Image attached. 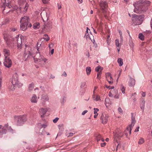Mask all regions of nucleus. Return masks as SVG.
<instances>
[{
    "instance_id": "obj_1",
    "label": "nucleus",
    "mask_w": 152,
    "mask_h": 152,
    "mask_svg": "<svg viewBox=\"0 0 152 152\" xmlns=\"http://www.w3.org/2000/svg\"><path fill=\"white\" fill-rule=\"evenodd\" d=\"M150 2L146 0H140L133 4L135 8L134 12L137 13H142L146 12L148 9Z\"/></svg>"
},
{
    "instance_id": "obj_2",
    "label": "nucleus",
    "mask_w": 152,
    "mask_h": 152,
    "mask_svg": "<svg viewBox=\"0 0 152 152\" xmlns=\"http://www.w3.org/2000/svg\"><path fill=\"white\" fill-rule=\"evenodd\" d=\"M2 1H4V5L5 6V8L3 10L4 14L9 13L11 11L13 12L15 10H18V9L20 10V12L24 13L26 12L28 7V4H26L24 7V10H23V8H22L21 7L18 8L16 6H12L9 3V2L8 1V0H2Z\"/></svg>"
},
{
    "instance_id": "obj_3",
    "label": "nucleus",
    "mask_w": 152,
    "mask_h": 152,
    "mask_svg": "<svg viewBox=\"0 0 152 152\" xmlns=\"http://www.w3.org/2000/svg\"><path fill=\"white\" fill-rule=\"evenodd\" d=\"M132 16V20L134 25H140L142 23L144 18L143 15L134 14Z\"/></svg>"
},
{
    "instance_id": "obj_4",
    "label": "nucleus",
    "mask_w": 152,
    "mask_h": 152,
    "mask_svg": "<svg viewBox=\"0 0 152 152\" xmlns=\"http://www.w3.org/2000/svg\"><path fill=\"white\" fill-rule=\"evenodd\" d=\"M131 124L129 125L128 127L126 130L125 131V134H126L128 133V132H129L130 134H131L132 129L133 128L134 126V125L136 121L135 120V114L133 113H131Z\"/></svg>"
},
{
    "instance_id": "obj_5",
    "label": "nucleus",
    "mask_w": 152,
    "mask_h": 152,
    "mask_svg": "<svg viewBox=\"0 0 152 152\" xmlns=\"http://www.w3.org/2000/svg\"><path fill=\"white\" fill-rule=\"evenodd\" d=\"M11 84H16V86L19 87L22 86L23 84L19 83L18 81V75L16 73L14 74L12 76L11 78Z\"/></svg>"
},
{
    "instance_id": "obj_6",
    "label": "nucleus",
    "mask_w": 152,
    "mask_h": 152,
    "mask_svg": "<svg viewBox=\"0 0 152 152\" xmlns=\"http://www.w3.org/2000/svg\"><path fill=\"white\" fill-rule=\"evenodd\" d=\"M15 120L17 121L18 124L21 125L27 120V118L24 115L15 116L14 117Z\"/></svg>"
},
{
    "instance_id": "obj_7",
    "label": "nucleus",
    "mask_w": 152,
    "mask_h": 152,
    "mask_svg": "<svg viewBox=\"0 0 152 152\" xmlns=\"http://www.w3.org/2000/svg\"><path fill=\"white\" fill-rule=\"evenodd\" d=\"M15 39L17 41V46L19 49H21L22 42L24 41V37L22 35L19 37V35L18 34L16 37Z\"/></svg>"
},
{
    "instance_id": "obj_8",
    "label": "nucleus",
    "mask_w": 152,
    "mask_h": 152,
    "mask_svg": "<svg viewBox=\"0 0 152 152\" xmlns=\"http://www.w3.org/2000/svg\"><path fill=\"white\" fill-rule=\"evenodd\" d=\"M109 117L108 115L106 114L105 113H103L100 118L102 123L103 124H106L108 121Z\"/></svg>"
},
{
    "instance_id": "obj_9",
    "label": "nucleus",
    "mask_w": 152,
    "mask_h": 152,
    "mask_svg": "<svg viewBox=\"0 0 152 152\" xmlns=\"http://www.w3.org/2000/svg\"><path fill=\"white\" fill-rule=\"evenodd\" d=\"M49 98L47 94H43L42 95L41 100V104L42 106H44L46 104V102L49 101Z\"/></svg>"
},
{
    "instance_id": "obj_10",
    "label": "nucleus",
    "mask_w": 152,
    "mask_h": 152,
    "mask_svg": "<svg viewBox=\"0 0 152 152\" xmlns=\"http://www.w3.org/2000/svg\"><path fill=\"white\" fill-rule=\"evenodd\" d=\"M4 64L6 67L9 68L11 67L12 65V61L9 58H5Z\"/></svg>"
},
{
    "instance_id": "obj_11",
    "label": "nucleus",
    "mask_w": 152,
    "mask_h": 152,
    "mask_svg": "<svg viewBox=\"0 0 152 152\" xmlns=\"http://www.w3.org/2000/svg\"><path fill=\"white\" fill-rule=\"evenodd\" d=\"M84 37L86 38L87 40H91L92 41L93 40L94 41V36L92 34L91 32H89V33L88 32V30H86Z\"/></svg>"
},
{
    "instance_id": "obj_12",
    "label": "nucleus",
    "mask_w": 152,
    "mask_h": 152,
    "mask_svg": "<svg viewBox=\"0 0 152 152\" xmlns=\"http://www.w3.org/2000/svg\"><path fill=\"white\" fill-rule=\"evenodd\" d=\"M105 75L107 81L110 85H112L113 83V79L111 74L108 72L106 73Z\"/></svg>"
},
{
    "instance_id": "obj_13",
    "label": "nucleus",
    "mask_w": 152,
    "mask_h": 152,
    "mask_svg": "<svg viewBox=\"0 0 152 152\" xmlns=\"http://www.w3.org/2000/svg\"><path fill=\"white\" fill-rule=\"evenodd\" d=\"M100 6L103 12L105 11L107 7V2L103 1H101L100 3Z\"/></svg>"
},
{
    "instance_id": "obj_14",
    "label": "nucleus",
    "mask_w": 152,
    "mask_h": 152,
    "mask_svg": "<svg viewBox=\"0 0 152 152\" xmlns=\"http://www.w3.org/2000/svg\"><path fill=\"white\" fill-rule=\"evenodd\" d=\"M20 23L21 24L20 26V28L21 30L23 31L26 30L27 27H31L32 26V25L31 23H29L27 24L22 23Z\"/></svg>"
},
{
    "instance_id": "obj_15",
    "label": "nucleus",
    "mask_w": 152,
    "mask_h": 152,
    "mask_svg": "<svg viewBox=\"0 0 152 152\" xmlns=\"http://www.w3.org/2000/svg\"><path fill=\"white\" fill-rule=\"evenodd\" d=\"M30 19L28 17L26 16L21 18L20 20V23H22L25 24H28L31 23L30 22Z\"/></svg>"
},
{
    "instance_id": "obj_16",
    "label": "nucleus",
    "mask_w": 152,
    "mask_h": 152,
    "mask_svg": "<svg viewBox=\"0 0 152 152\" xmlns=\"http://www.w3.org/2000/svg\"><path fill=\"white\" fill-rule=\"evenodd\" d=\"M31 53L30 51H26L25 50L24 54V58L25 61H26L31 56Z\"/></svg>"
},
{
    "instance_id": "obj_17",
    "label": "nucleus",
    "mask_w": 152,
    "mask_h": 152,
    "mask_svg": "<svg viewBox=\"0 0 152 152\" xmlns=\"http://www.w3.org/2000/svg\"><path fill=\"white\" fill-rule=\"evenodd\" d=\"M3 52L5 56V58H8V57L10 55V50L7 48H4Z\"/></svg>"
},
{
    "instance_id": "obj_18",
    "label": "nucleus",
    "mask_w": 152,
    "mask_h": 152,
    "mask_svg": "<svg viewBox=\"0 0 152 152\" xmlns=\"http://www.w3.org/2000/svg\"><path fill=\"white\" fill-rule=\"evenodd\" d=\"M41 117L42 118L44 117V115L45 114L47 111V110L46 108H41L39 109Z\"/></svg>"
},
{
    "instance_id": "obj_19",
    "label": "nucleus",
    "mask_w": 152,
    "mask_h": 152,
    "mask_svg": "<svg viewBox=\"0 0 152 152\" xmlns=\"http://www.w3.org/2000/svg\"><path fill=\"white\" fill-rule=\"evenodd\" d=\"M38 99L37 96L35 94H33L30 99V101L32 103H36L37 102Z\"/></svg>"
},
{
    "instance_id": "obj_20",
    "label": "nucleus",
    "mask_w": 152,
    "mask_h": 152,
    "mask_svg": "<svg viewBox=\"0 0 152 152\" xmlns=\"http://www.w3.org/2000/svg\"><path fill=\"white\" fill-rule=\"evenodd\" d=\"M135 79L130 77L129 81V86L130 87H133L135 85Z\"/></svg>"
},
{
    "instance_id": "obj_21",
    "label": "nucleus",
    "mask_w": 152,
    "mask_h": 152,
    "mask_svg": "<svg viewBox=\"0 0 152 152\" xmlns=\"http://www.w3.org/2000/svg\"><path fill=\"white\" fill-rule=\"evenodd\" d=\"M34 61L35 62H41L42 61H43L44 63H46V61H48V59L46 58H45L44 57L42 58L41 57V58H34Z\"/></svg>"
},
{
    "instance_id": "obj_22",
    "label": "nucleus",
    "mask_w": 152,
    "mask_h": 152,
    "mask_svg": "<svg viewBox=\"0 0 152 152\" xmlns=\"http://www.w3.org/2000/svg\"><path fill=\"white\" fill-rule=\"evenodd\" d=\"M52 23L51 22H49L48 23H46L45 24V28H48L49 29H50L52 28Z\"/></svg>"
},
{
    "instance_id": "obj_23",
    "label": "nucleus",
    "mask_w": 152,
    "mask_h": 152,
    "mask_svg": "<svg viewBox=\"0 0 152 152\" xmlns=\"http://www.w3.org/2000/svg\"><path fill=\"white\" fill-rule=\"evenodd\" d=\"M34 84L33 83H32L31 84L29 85L28 87V91L30 92H31L34 88Z\"/></svg>"
},
{
    "instance_id": "obj_24",
    "label": "nucleus",
    "mask_w": 152,
    "mask_h": 152,
    "mask_svg": "<svg viewBox=\"0 0 152 152\" xmlns=\"http://www.w3.org/2000/svg\"><path fill=\"white\" fill-rule=\"evenodd\" d=\"M40 27V24L39 22H36L34 23L33 27L34 29H37L39 28Z\"/></svg>"
},
{
    "instance_id": "obj_25",
    "label": "nucleus",
    "mask_w": 152,
    "mask_h": 152,
    "mask_svg": "<svg viewBox=\"0 0 152 152\" xmlns=\"http://www.w3.org/2000/svg\"><path fill=\"white\" fill-rule=\"evenodd\" d=\"M91 68L90 66H87L86 68V74L88 75H89L91 72Z\"/></svg>"
},
{
    "instance_id": "obj_26",
    "label": "nucleus",
    "mask_w": 152,
    "mask_h": 152,
    "mask_svg": "<svg viewBox=\"0 0 152 152\" xmlns=\"http://www.w3.org/2000/svg\"><path fill=\"white\" fill-rule=\"evenodd\" d=\"M15 86H16V84H13L11 83V84L9 86V88L10 90L13 91L15 89Z\"/></svg>"
},
{
    "instance_id": "obj_27",
    "label": "nucleus",
    "mask_w": 152,
    "mask_h": 152,
    "mask_svg": "<svg viewBox=\"0 0 152 152\" xmlns=\"http://www.w3.org/2000/svg\"><path fill=\"white\" fill-rule=\"evenodd\" d=\"M93 99L94 100L96 101H100L101 100L100 96L98 95H96L94 96V98H93Z\"/></svg>"
},
{
    "instance_id": "obj_28",
    "label": "nucleus",
    "mask_w": 152,
    "mask_h": 152,
    "mask_svg": "<svg viewBox=\"0 0 152 152\" xmlns=\"http://www.w3.org/2000/svg\"><path fill=\"white\" fill-rule=\"evenodd\" d=\"M7 132V130L6 128L3 127L2 128V130L0 131V136L4 134H5Z\"/></svg>"
},
{
    "instance_id": "obj_29",
    "label": "nucleus",
    "mask_w": 152,
    "mask_h": 152,
    "mask_svg": "<svg viewBox=\"0 0 152 152\" xmlns=\"http://www.w3.org/2000/svg\"><path fill=\"white\" fill-rule=\"evenodd\" d=\"M145 102L144 101H142L140 104V107L141 109L144 111L145 107Z\"/></svg>"
},
{
    "instance_id": "obj_30",
    "label": "nucleus",
    "mask_w": 152,
    "mask_h": 152,
    "mask_svg": "<svg viewBox=\"0 0 152 152\" xmlns=\"http://www.w3.org/2000/svg\"><path fill=\"white\" fill-rule=\"evenodd\" d=\"M117 62L120 66H121L123 64V59L121 58H119L118 59Z\"/></svg>"
},
{
    "instance_id": "obj_31",
    "label": "nucleus",
    "mask_w": 152,
    "mask_h": 152,
    "mask_svg": "<svg viewBox=\"0 0 152 152\" xmlns=\"http://www.w3.org/2000/svg\"><path fill=\"white\" fill-rule=\"evenodd\" d=\"M86 86V82H83L81 83L80 87L82 89H84Z\"/></svg>"
},
{
    "instance_id": "obj_32",
    "label": "nucleus",
    "mask_w": 152,
    "mask_h": 152,
    "mask_svg": "<svg viewBox=\"0 0 152 152\" xmlns=\"http://www.w3.org/2000/svg\"><path fill=\"white\" fill-rule=\"evenodd\" d=\"M123 134L122 132H120V133H116L115 135V137H121L123 136Z\"/></svg>"
},
{
    "instance_id": "obj_33",
    "label": "nucleus",
    "mask_w": 152,
    "mask_h": 152,
    "mask_svg": "<svg viewBox=\"0 0 152 152\" xmlns=\"http://www.w3.org/2000/svg\"><path fill=\"white\" fill-rule=\"evenodd\" d=\"M139 38L141 40L143 41L144 39V37L142 34L141 33H139L138 35Z\"/></svg>"
},
{
    "instance_id": "obj_34",
    "label": "nucleus",
    "mask_w": 152,
    "mask_h": 152,
    "mask_svg": "<svg viewBox=\"0 0 152 152\" xmlns=\"http://www.w3.org/2000/svg\"><path fill=\"white\" fill-rule=\"evenodd\" d=\"M145 140L142 137H140L138 141V143L139 144H143Z\"/></svg>"
},
{
    "instance_id": "obj_35",
    "label": "nucleus",
    "mask_w": 152,
    "mask_h": 152,
    "mask_svg": "<svg viewBox=\"0 0 152 152\" xmlns=\"http://www.w3.org/2000/svg\"><path fill=\"white\" fill-rule=\"evenodd\" d=\"M115 42L117 47H121L119 43V40L118 39H116L115 41Z\"/></svg>"
},
{
    "instance_id": "obj_36",
    "label": "nucleus",
    "mask_w": 152,
    "mask_h": 152,
    "mask_svg": "<svg viewBox=\"0 0 152 152\" xmlns=\"http://www.w3.org/2000/svg\"><path fill=\"white\" fill-rule=\"evenodd\" d=\"M44 36L46 37H43V39L45 40L46 41H48L50 39L49 37L46 34H45Z\"/></svg>"
},
{
    "instance_id": "obj_37",
    "label": "nucleus",
    "mask_w": 152,
    "mask_h": 152,
    "mask_svg": "<svg viewBox=\"0 0 152 152\" xmlns=\"http://www.w3.org/2000/svg\"><path fill=\"white\" fill-rule=\"evenodd\" d=\"M115 93L116 94L114 96V97L115 99H118L119 97V94H118V91L117 90H115Z\"/></svg>"
},
{
    "instance_id": "obj_38",
    "label": "nucleus",
    "mask_w": 152,
    "mask_h": 152,
    "mask_svg": "<svg viewBox=\"0 0 152 152\" xmlns=\"http://www.w3.org/2000/svg\"><path fill=\"white\" fill-rule=\"evenodd\" d=\"M121 90L123 94H125V88L124 86L122 85H121Z\"/></svg>"
},
{
    "instance_id": "obj_39",
    "label": "nucleus",
    "mask_w": 152,
    "mask_h": 152,
    "mask_svg": "<svg viewBox=\"0 0 152 152\" xmlns=\"http://www.w3.org/2000/svg\"><path fill=\"white\" fill-rule=\"evenodd\" d=\"M42 13L41 14V16L42 17V20L43 21L45 22V21L48 20V18L47 17L46 13V18L43 17L42 15Z\"/></svg>"
},
{
    "instance_id": "obj_40",
    "label": "nucleus",
    "mask_w": 152,
    "mask_h": 152,
    "mask_svg": "<svg viewBox=\"0 0 152 152\" xmlns=\"http://www.w3.org/2000/svg\"><path fill=\"white\" fill-rule=\"evenodd\" d=\"M102 73L101 71H99V72H98L97 73V79H100V77H101V75Z\"/></svg>"
},
{
    "instance_id": "obj_41",
    "label": "nucleus",
    "mask_w": 152,
    "mask_h": 152,
    "mask_svg": "<svg viewBox=\"0 0 152 152\" xmlns=\"http://www.w3.org/2000/svg\"><path fill=\"white\" fill-rule=\"evenodd\" d=\"M129 44L130 47H133L134 46V44L132 40H130Z\"/></svg>"
},
{
    "instance_id": "obj_42",
    "label": "nucleus",
    "mask_w": 152,
    "mask_h": 152,
    "mask_svg": "<svg viewBox=\"0 0 152 152\" xmlns=\"http://www.w3.org/2000/svg\"><path fill=\"white\" fill-rule=\"evenodd\" d=\"M94 114H98V113H97V112L99 111V109L97 108H94Z\"/></svg>"
},
{
    "instance_id": "obj_43",
    "label": "nucleus",
    "mask_w": 152,
    "mask_h": 152,
    "mask_svg": "<svg viewBox=\"0 0 152 152\" xmlns=\"http://www.w3.org/2000/svg\"><path fill=\"white\" fill-rule=\"evenodd\" d=\"M85 92V90L83 89H82V90H81L80 91V95L81 96L83 95L84 94Z\"/></svg>"
},
{
    "instance_id": "obj_44",
    "label": "nucleus",
    "mask_w": 152,
    "mask_h": 152,
    "mask_svg": "<svg viewBox=\"0 0 152 152\" xmlns=\"http://www.w3.org/2000/svg\"><path fill=\"white\" fill-rule=\"evenodd\" d=\"M101 138V136L100 135H98L96 136V139L98 142L100 141Z\"/></svg>"
},
{
    "instance_id": "obj_45",
    "label": "nucleus",
    "mask_w": 152,
    "mask_h": 152,
    "mask_svg": "<svg viewBox=\"0 0 152 152\" xmlns=\"http://www.w3.org/2000/svg\"><path fill=\"white\" fill-rule=\"evenodd\" d=\"M101 69V66H99L96 67L95 68V71L98 72H99V70Z\"/></svg>"
},
{
    "instance_id": "obj_46",
    "label": "nucleus",
    "mask_w": 152,
    "mask_h": 152,
    "mask_svg": "<svg viewBox=\"0 0 152 152\" xmlns=\"http://www.w3.org/2000/svg\"><path fill=\"white\" fill-rule=\"evenodd\" d=\"M59 119V118H58V117L56 118L55 119H54L53 120V122L55 123H56L57 122L58 120Z\"/></svg>"
},
{
    "instance_id": "obj_47",
    "label": "nucleus",
    "mask_w": 152,
    "mask_h": 152,
    "mask_svg": "<svg viewBox=\"0 0 152 152\" xmlns=\"http://www.w3.org/2000/svg\"><path fill=\"white\" fill-rule=\"evenodd\" d=\"M118 111L120 113H122L123 111L121 107H119L118 108Z\"/></svg>"
},
{
    "instance_id": "obj_48",
    "label": "nucleus",
    "mask_w": 152,
    "mask_h": 152,
    "mask_svg": "<svg viewBox=\"0 0 152 152\" xmlns=\"http://www.w3.org/2000/svg\"><path fill=\"white\" fill-rule=\"evenodd\" d=\"M53 46V44L52 43H51L49 45V47L50 50L51 49V48Z\"/></svg>"
},
{
    "instance_id": "obj_49",
    "label": "nucleus",
    "mask_w": 152,
    "mask_h": 152,
    "mask_svg": "<svg viewBox=\"0 0 152 152\" xmlns=\"http://www.w3.org/2000/svg\"><path fill=\"white\" fill-rule=\"evenodd\" d=\"M49 1L50 0H42L44 4L48 3Z\"/></svg>"
},
{
    "instance_id": "obj_50",
    "label": "nucleus",
    "mask_w": 152,
    "mask_h": 152,
    "mask_svg": "<svg viewBox=\"0 0 152 152\" xmlns=\"http://www.w3.org/2000/svg\"><path fill=\"white\" fill-rule=\"evenodd\" d=\"M110 38V35H109L107 37V43L108 45H109V44H110V43L109 42V40Z\"/></svg>"
},
{
    "instance_id": "obj_51",
    "label": "nucleus",
    "mask_w": 152,
    "mask_h": 152,
    "mask_svg": "<svg viewBox=\"0 0 152 152\" xmlns=\"http://www.w3.org/2000/svg\"><path fill=\"white\" fill-rule=\"evenodd\" d=\"M140 127L139 126H137L136 128L134 130L135 132H137L139 131V129Z\"/></svg>"
},
{
    "instance_id": "obj_52",
    "label": "nucleus",
    "mask_w": 152,
    "mask_h": 152,
    "mask_svg": "<svg viewBox=\"0 0 152 152\" xmlns=\"http://www.w3.org/2000/svg\"><path fill=\"white\" fill-rule=\"evenodd\" d=\"M42 126V128H45L47 126V125L46 124H43L41 125Z\"/></svg>"
},
{
    "instance_id": "obj_53",
    "label": "nucleus",
    "mask_w": 152,
    "mask_h": 152,
    "mask_svg": "<svg viewBox=\"0 0 152 152\" xmlns=\"http://www.w3.org/2000/svg\"><path fill=\"white\" fill-rule=\"evenodd\" d=\"M67 76V74L66 72L64 71L62 75V76H64L65 77H66Z\"/></svg>"
},
{
    "instance_id": "obj_54",
    "label": "nucleus",
    "mask_w": 152,
    "mask_h": 152,
    "mask_svg": "<svg viewBox=\"0 0 152 152\" xmlns=\"http://www.w3.org/2000/svg\"><path fill=\"white\" fill-rule=\"evenodd\" d=\"M8 130L10 132H12V131H13V129L11 126H9L8 127Z\"/></svg>"
},
{
    "instance_id": "obj_55",
    "label": "nucleus",
    "mask_w": 152,
    "mask_h": 152,
    "mask_svg": "<svg viewBox=\"0 0 152 152\" xmlns=\"http://www.w3.org/2000/svg\"><path fill=\"white\" fill-rule=\"evenodd\" d=\"M118 31L120 35V37H122V34L121 30H118Z\"/></svg>"
},
{
    "instance_id": "obj_56",
    "label": "nucleus",
    "mask_w": 152,
    "mask_h": 152,
    "mask_svg": "<svg viewBox=\"0 0 152 152\" xmlns=\"http://www.w3.org/2000/svg\"><path fill=\"white\" fill-rule=\"evenodd\" d=\"M88 112V111L87 110H85L82 113V115H84L86 113Z\"/></svg>"
},
{
    "instance_id": "obj_57",
    "label": "nucleus",
    "mask_w": 152,
    "mask_h": 152,
    "mask_svg": "<svg viewBox=\"0 0 152 152\" xmlns=\"http://www.w3.org/2000/svg\"><path fill=\"white\" fill-rule=\"evenodd\" d=\"M106 144V143L105 142H104L103 143H102L101 144V146L102 147H104V146H105Z\"/></svg>"
},
{
    "instance_id": "obj_58",
    "label": "nucleus",
    "mask_w": 152,
    "mask_h": 152,
    "mask_svg": "<svg viewBox=\"0 0 152 152\" xmlns=\"http://www.w3.org/2000/svg\"><path fill=\"white\" fill-rule=\"evenodd\" d=\"M61 4H58V9H60L61 8Z\"/></svg>"
},
{
    "instance_id": "obj_59",
    "label": "nucleus",
    "mask_w": 152,
    "mask_h": 152,
    "mask_svg": "<svg viewBox=\"0 0 152 152\" xmlns=\"http://www.w3.org/2000/svg\"><path fill=\"white\" fill-rule=\"evenodd\" d=\"M8 125H8V123L4 125V128H7L8 127Z\"/></svg>"
},
{
    "instance_id": "obj_60",
    "label": "nucleus",
    "mask_w": 152,
    "mask_h": 152,
    "mask_svg": "<svg viewBox=\"0 0 152 152\" xmlns=\"http://www.w3.org/2000/svg\"><path fill=\"white\" fill-rule=\"evenodd\" d=\"M109 96L110 97H113V94L110 92L108 94Z\"/></svg>"
},
{
    "instance_id": "obj_61",
    "label": "nucleus",
    "mask_w": 152,
    "mask_h": 152,
    "mask_svg": "<svg viewBox=\"0 0 152 152\" xmlns=\"http://www.w3.org/2000/svg\"><path fill=\"white\" fill-rule=\"evenodd\" d=\"M142 97H145V93L144 92H143L142 91Z\"/></svg>"
},
{
    "instance_id": "obj_62",
    "label": "nucleus",
    "mask_w": 152,
    "mask_h": 152,
    "mask_svg": "<svg viewBox=\"0 0 152 152\" xmlns=\"http://www.w3.org/2000/svg\"><path fill=\"white\" fill-rule=\"evenodd\" d=\"M51 50L50 51V53H51V54L52 55L54 53V49L53 48L52 49H51Z\"/></svg>"
},
{
    "instance_id": "obj_63",
    "label": "nucleus",
    "mask_w": 152,
    "mask_h": 152,
    "mask_svg": "<svg viewBox=\"0 0 152 152\" xmlns=\"http://www.w3.org/2000/svg\"><path fill=\"white\" fill-rule=\"evenodd\" d=\"M94 96H95V91H94L93 90V94L92 96V98H94Z\"/></svg>"
},
{
    "instance_id": "obj_64",
    "label": "nucleus",
    "mask_w": 152,
    "mask_h": 152,
    "mask_svg": "<svg viewBox=\"0 0 152 152\" xmlns=\"http://www.w3.org/2000/svg\"><path fill=\"white\" fill-rule=\"evenodd\" d=\"M77 1L79 4H81L82 3L83 0H77Z\"/></svg>"
}]
</instances>
